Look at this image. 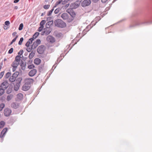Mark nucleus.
I'll return each instance as SVG.
<instances>
[{
	"instance_id": "nucleus-57",
	"label": "nucleus",
	"mask_w": 152,
	"mask_h": 152,
	"mask_svg": "<svg viewBox=\"0 0 152 152\" xmlns=\"http://www.w3.org/2000/svg\"><path fill=\"white\" fill-rule=\"evenodd\" d=\"M82 0H78V1H82Z\"/></svg>"
},
{
	"instance_id": "nucleus-12",
	"label": "nucleus",
	"mask_w": 152,
	"mask_h": 152,
	"mask_svg": "<svg viewBox=\"0 0 152 152\" xmlns=\"http://www.w3.org/2000/svg\"><path fill=\"white\" fill-rule=\"evenodd\" d=\"M37 70L35 69H33L31 70L28 73L29 76L32 77L34 76L37 73Z\"/></svg>"
},
{
	"instance_id": "nucleus-10",
	"label": "nucleus",
	"mask_w": 152,
	"mask_h": 152,
	"mask_svg": "<svg viewBox=\"0 0 152 152\" xmlns=\"http://www.w3.org/2000/svg\"><path fill=\"white\" fill-rule=\"evenodd\" d=\"M44 50V46L43 45L39 46L37 49L38 52L40 54H42Z\"/></svg>"
},
{
	"instance_id": "nucleus-39",
	"label": "nucleus",
	"mask_w": 152,
	"mask_h": 152,
	"mask_svg": "<svg viewBox=\"0 0 152 152\" xmlns=\"http://www.w3.org/2000/svg\"><path fill=\"white\" fill-rule=\"evenodd\" d=\"M12 36L14 37H16L17 36H18V35H17V33L16 32H13L12 34Z\"/></svg>"
},
{
	"instance_id": "nucleus-9",
	"label": "nucleus",
	"mask_w": 152,
	"mask_h": 152,
	"mask_svg": "<svg viewBox=\"0 0 152 152\" xmlns=\"http://www.w3.org/2000/svg\"><path fill=\"white\" fill-rule=\"evenodd\" d=\"M25 83L29 85L33 83L34 80L31 78H26L24 80Z\"/></svg>"
},
{
	"instance_id": "nucleus-25",
	"label": "nucleus",
	"mask_w": 152,
	"mask_h": 152,
	"mask_svg": "<svg viewBox=\"0 0 152 152\" xmlns=\"http://www.w3.org/2000/svg\"><path fill=\"white\" fill-rule=\"evenodd\" d=\"M13 97V96L12 95L10 94L7 97V100L9 101L11 100Z\"/></svg>"
},
{
	"instance_id": "nucleus-29",
	"label": "nucleus",
	"mask_w": 152,
	"mask_h": 152,
	"mask_svg": "<svg viewBox=\"0 0 152 152\" xmlns=\"http://www.w3.org/2000/svg\"><path fill=\"white\" fill-rule=\"evenodd\" d=\"M18 36H17L16 37H15V38L12 40L11 41L10 44L9 45V46L11 45H12L13 42H15L16 39L18 38Z\"/></svg>"
},
{
	"instance_id": "nucleus-23",
	"label": "nucleus",
	"mask_w": 152,
	"mask_h": 152,
	"mask_svg": "<svg viewBox=\"0 0 152 152\" xmlns=\"http://www.w3.org/2000/svg\"><path fill=\"white\" fill-rule=\"evenodd\" d=\"M34 55V53L32 51L29 55V58L30 59H31L33 58Z\"/></svg>"
},
{
	"instance_id": "nucleus-38",
	"label": "nucleus",
	"mask_w": 152,
	"mask_h": 152,
	"mask_svg": "<svg viewBox=\"0 0 152 152\" xmlns=\"http://www.w3.org/2000/svg\"><path fill=\"white\" fill-rule=\"evenodd\" d=\"M22 80V78L21 77L18 78L17 80V81L18 82V83H19V84H20V83Z\"/></svg>"
},
{
	"instance_id": "nucleus-43",
	"label": "nucleus",
	"mask_w": 152,
	"mask_h": 152,
	"mask_svg": "<svg viewBox=\"0 0 152 152\" xmlns=\"http://www.w3.org/2000/svg\"><path fill=\"white\" fill-rule=\"evenodd\" d=\"M43 28H44V26H40L39 27V28H38V31H41L42 30Z\"/></svg>"
},
{
	"instance_id": "nucleus-58",
	"label": "nucleus",
	"mask_w": 152,
	"mask_h": 152,
	"mask_svg": "<svg viewBox=\"0 0 152 152\" xmlns=\"http://www.w3.org/2000/svg\"><path fill=\"white\" fill-rule=\"evenodd\" d=\"M56 12H57V11H56V10H55V12H56Z\"/></svg>"
},
{
	"instance_id": "nucleus-15",
	"label": "nucleus",
	"mask_w": 152,
	"mask_h": 152,
	"mask_svg": "<svg viewBox=\"0 0 152 152\" xmlns=\"http://www.w3.org/2000/svg\"><path fill=\"white\" fill-rule=\"evenodd\" d=\"M78 6V5L77 4L74 3L70 5L71 9H75L77 8Z\"/></svg>"
},
{
	"instance_id": "nucleus-56",
	"label": "nucleus",
	"mask_w": 152,
	"mask_h": 152,
	"mask_svg": "<svg viewBox=\"0 0 152 152\" xmlns=\"http://www.w3.org/2000/svg\"><path fill=\"white\" fill-rule=\"evenodd\" d=\"M69 4H66V6H69Z\"/></svg>"
},
{
	"instance_id": "nucleus-60",
	"label": "nucleus",
	"mask_w": 152,
	"mask_h": 152,
	"mask_svg": "<svg viewBox=\"0 0 152 152\" xmlns=\"http://www.w3.org/2000/svg\"><path fill=\"white\" fill-rule=\"evenodd\" d=\"M4 61H6V59H4Z\"/></svg>"
},
{
	"instance_id": "nucleus-11",
	"label": "nucleus",
	"mask_w": 152,
	"mask_h": 152,
	"mask_svg": "<svg viewBox=\"0 0 152 152\" xmlns=\"http://www.w3.org/2000/svg\"><path fill=\"white\" fill-rule=\"evenodd\" d=\"M41 41L40 39H38L35 42H34L33 45V47L34 48H36L37 46L40 44Z\"/></svg>"
},
{
	"instance_id": "nucleus-33",
	"label": "nucleus",
	"mask_w": 152,
	"mask_h": 152,
	"mask_svg": "<svg viewBox=\"0 0 152 152\" xmlns=\"http://www.w3.org/2000/svg\"><path fill=\"white\" fill-rule=\"evenodd\" d=\"M35 66L33 64H31L28 66V67L30 69H32Z\"/></svg>"
},
{
	"instance_id": "nucleus-4",
	"label": "nucleus",
	"mask_w": 152,
	"mask_h": 152,
	"mask_svg": "<svg viewBox=\"0 0 152 152\" xmlns=\"http://www.w3.org/2000/svg\"><path fill=\"white\" fill-rule=\"evenodd\" d=\"M19 62L14 61L11 64V66L13 67L12 70L13 72H15L19 64Z\"/></svg>"
},
{
	"instance_id": "nucleus-35",
	"label": "nucleus",
	"mask_w": 152,
	"mask_h": 152,
	"mask_svg": "<svg viewBox=\"0 0 152 152\" xmlns=\"http://www.w3.org/2000/svg\"><path fill=\"white\" fill-rule=\"evenodd\" d=\"M23 37H21L20 38V39L19 41L18 42V44L19 45H21L22 44V42L23 41Z\"/></svg>"
},
{
	"instance_id": "nucleus-22",
	"label": "nucleus",
	"mask_w": 152,
	"mask_h": 152,
	"mask_svg": "<svg viewBox=\"0 0 152 152\" xmlns=\"http://www.w3.org/2000/svg\"><path fill=\"white\" fill-rule=\"evenodd\" d=\"M32 48L34 49V47H33V45L32 46L27 47L26 50L27 51L29 52L31 51Z\"/></svg>"
},
{
	"instance_id": "nucleus-27",
	"label": "nucleus",
	"mask_w": 152,
	"mask_h": 152,
	"mask_svg": "<svg viewBox=\"0 0 152 152\" xmlns=\"http://www.w3.org/2000/svg\"><path fill=\"white\" fill-rule=\"evenodd\" d=\"M19 75V72H16L12 75V76L16 78Z\"/></svg>"
},
{
	"instance_id": "nucleus-28",
	"label": "nucleus",
	"mask_w": 152,
	"mask_h": 152,
	"mask_svg": "<svg viewBox=\"0 0 152 152\" xmlns=\"http://www.w3.org/2000/svg\"><path fill=\"white\" fill-rule=\"evenodd\" d=\"M46 23V21L45 20H42L39 24L40 26H44L43 25L45 24Z\"/></svg>"
},
{
	"instance_id": "nucleus-21",
	"label": "nucleus",
	"mask_w": 152,
	"mask_h": 152,
	"mask_svg": "<svg viewBox=\"0 0 152 152\" xmlns=\"http://www.w3.org/2000/svg\"><path fill=\"white\" fill-rule=\"evenodd\" d=\"M16 79V78L12 75L10 77L9 80L11 82H13Z\"/></svg>"
},
{
	"instance_id": "nucleus-7",
	"label": "nucleus",
	"mask_w": 152,
	"mask_h": 152,
	"mask_svg": "<svg viewBox=\"0 0 152 152\" xmlns=\"http://www.w3.org/2000/svg\"><path fill=\"white\" fill-rule=\"evenodd\" d=\"M91 3L90 0H85L82 3L81 5L84 7L89 5Z\"/></svg>"
},
{
	"instance_id": "nucleus-48",
	"label": "nucleus",
	"mask_w": 152,
	"mask_h": 152,
	"mask_svg": "<svg viewBox=\"0 0 152 152\" xmlns=\"http://www.w3.org/2000/svg\"><path fill=\"white\" fill-rule=\"evenodd\" d=\"M5 24L6 25H9L10 24V22L9 21H6L5 22Z\"/></svg>"
},
{
	"instance_id": "nucleus-46",
	"label": "nucleus",
	"mask_w": 152,
	"mask_h": 152,
	"mask_svg": "<svg viewBox=\"0 0 152 152\" xmlns=\"http://www.w3.org/2000/svg\"><path fill=\"white\" fill-rule=\"evenodd\" d=\"M4 75V72H2L0 73V79L2 78Z\"/></svg>"
},
{
	"instance_id": "nucleus-51",
	"label": "nucleus",
	"mask_w": 152,
	"mask_h": 152,
	"mask_svg": "<svg viewBox=\"0 0 152 152\" xmlns=\"http://www.w3.org/2000/svg\"><path fill=\"white\" fill-rule=\"evenodd\" d=\"M108 0H102V1L103 3H105Z\"/></svg>"
},
{
	"instance_id": "nucleus-50",
	"label": "nucleus",
	"mask_w": 152,
	"mask_h": 152,
	"mask_svg": "<svg viewBox=\"0 0 152 152\" xmlns=\"http://www.w3.org/2000/svg\"><path fill=\"white\" fill-rule=\"evenodd\" d=\"M20 0H15L14 1V3H16L18 2Z\"/></svg>"
},
{
	"instance_id": "nucleus-31",
	"label": "nucleus",
	"mask_w": 152,
	"mask_h": 152,
	"mask_svg": "<svg viewBox=\"0 0 152 152\" xmlns=\"http://www.w3.org/2000/svg\"><path fill=\"white\" fill-rule=\"evenodd\" d=\"M5 125V123L4 121H2L0 122V128H3Z\"/></svg>"
},
{
	"instance_id": "nucleus-3",
	"label": "nucleus",
	"mask_w": 152,
	"mask_h": 152,
	"mask_svg": "<svg viewBox=\"0 0 152 152\" xmlns=\"http://www.w3.org/2000/svg\"><path fill=\"white\" fill-rule=\"evenodd\" d=\"M46 40L48 42L51 44L53 43L56 42L55 38L50 35L48 36L47 37Z\"/></svg>"
},
{
	"instance_id": "nucleus-47",
	"label": "nucleus",
	"mask_w": 152,
	"mask_h": 152,
	"mask_svg": "<svg viewBox=\"0 0 152 152\" xmlns=\"http://www.w3.org/2000/svg\"><path fill=\"white\" fill-rule=\"evenodd\" d=\"M11 75V73L9 72H7L6 75V76L7 78H8Z\"/></svg>"
},
{
	"instance_id": "nucleus-8",
	"label": "nucleus",
	"mask_w": 152,
	"mask_h": 152,
	"mask_svg": "<svg viewBox=\"0 0 152 152\" xmlns=\"http://www.w3.org/2000/svg\"><path fill=\"white\" fill-rule=\"evenodd\" d=\"M11 113V110L8 109H5L4 111V114L5 116H9Z\"/></svg>"
},
{
	"instance_id": "nucleus-30",
	"label": "nucleus",
	"mask_w": 152,
	"mask_h": 152,
	"mask_svg": "<svg viewBox=\"0 0 152 152\" xmlns=\"http://www.w3.org/2000/svg\"><path fill=\"white\" fill-rule=\"evenodd\" d=\"M4 93V89L0 88V96L2 95Z\"/></svg>"
},
{
	"instance_id": "nucleus-41",
	"label": "nucleus",
	"mask_w": 152,
	"mask_h": 152,
	"mask_svg": "<svg viewBox=\"0 0 152 152\" xmlns=\"http://www.w3.org/2000/svg\"><path fill=\"white\" fill-rule=\"evenodd\" d=\"M13 51V48H11L8 51V53L9 54H11L12 53Z\"/></svg>"
},
{
	"instance_id": "nucleus-13",
	"label": "nucleus",
	"mask_w": 152,
	"mask_h": 152,
	"mask_svg": "<svg viewBox=\"0 0 152 152\" xmlns=\"http://www.w3.org/2000/svg\"><path fill=\"white\" fill-rule=\"evenodd\" d=\"M7 130V129L6 128H5L3 129L1 132L0 135V137L1 138H2L4 137Z\"/></svg>"
},
{
	"instance_id": "nucleus-61",
	"label": "nucleus",
	"mask_w": 152,
	"mask_h": 152,
	"mask_svg": "<svg viewBox=\"0 0 152 152\" xmlns=\"http://www.w3.org/2000/svg\"><path fill=\"white\" fill-rule=\"evenodd\" d=\"M1 70V69H0V71Z\"/></svg>"
},
{
	"instance_id": "nucleus-45",
	"label": "nucleus",
	"mask_w": 152,
	"mask_h": 152,
	"mask_svg": "<svg viewBox=\"0 0 152 152\" xmlns=\"http://www.w3.org/2000/svg\"><path fill=\"white\" fill-rule=\"evenodd\" d=\"M49 7L50 5H45L44 6V8L45 9H47L49 8Z\"/></svg>"
},
{
	"instance_id": "nucleus-20",
	"label": "nucleus",
	"mask_w": 152,
	"mask_h": 152,
	"mask_svg": "<svg viewBox=\"0 0 152 152\" xmlns=\"http://www.w3.org/2000/svg\"><path fill=\"white\" fill-rule=\"evenodd\" d=\"M20 86L19 83H16L14 87V89L15 91H17L18 90Z\"/></svg>"
},
{
	"instance_id": "nucleus-44",
	"label": "nucleus",
	"mask_w": 152,
	"mask_h": 152,
	"mask_svg": "<svg viewBox=\"0 0 152 152\" xmlns=\"http://www.w3.org/2000/svg\"><path fill=\"white\" fill-rule=\"evenodd\" d=\"M34 40V39H33V38H31L29 39L28 42L29 43H30V44H31L33 41Z\"/></svg>"
},
{
	"instance_id": "nucleus-52",
	"label": "nucleus",
	"mask_w": 152,
	"mask_h": 152,
	"mask_svg": "<svg viewBox=\"0 0 152 152\" xmlns=\"http://www.w3.org/2000/svg\"><path fill=\"white\" fill-rule=\"evenodd\" d=\"M92 1L94 2H97L99 0H92Z\"/></svg>"
},
{
	"instance_id": "nucleus-42",
	"label": "nucleus",
	"mask_w": 152,
	"mask_h": 152,
	"mask_svg": "<svg viewBox=\"0 0 152 152\" xmlns=\"http://www.w3.org/2000/svg\"><path fill=\"white\" fill-rule=\"evenodd\" d=\"M20 66L22 69L24 70L25 69V65L23 63H22Z\"/></svg>"
},
{
	"instance_id": "nucleus-14",
	"label": "nucleus",
	"mask_w": 152,
	"mask_h": 152,
	"mask_svg": "<svg viewBox=\"0 0 152 152\" xmlns=\"http://www.w3.org/2000/svg\"><path fill=\"white\" fill-rule=\"evenodd\" d=\"M30 88L29 85L25 83V84L23 86L22 89L23 91H26L28 90Z\"/></svg>"
},
{
	"instance_id": "nucleus-36",
	"label": "nucleus",
	"mask_w": 152,
	"mask_h": 152,
	"mask_svg": "<svg viewBox=\"0 0 152 152\" xmlns=\"http://www.w3.org/2000/svg\"><path fill=\"white\" fill-rule=\"evenodd\" d=\"M23 27V23H21L19 26V27L18 28V29L19 30H21L22 29Z\"/></svg>"
},
{
	"instance_id": "nucleus-59",
	"label": "nucleus",
	"mask_w": 152,
	"mask_h": 152,
	"mask_svg": "<svg viewBox=\"0 0 152 152\" xmlns=\"http://www.w3.org/2000/svg\"><path fill=\"white\" fill-rule=\"evenodd\" d=\"M56 12H57V11H56V10H55V12H56Z\"/></svg>"
},
{
	"instance_id": "nucleus-2",
	"label": "nucleus",
	"mask_w": 152,
	"mask_h": 152,
	"mask_svg": "<svg viewBox=\"0 0 152 152\" xmlns=\"http://www.w3.org/2000/svg\"><path fill=\"white\" fill-rule=\"evenodd\" d=\"M61 17L64 19L66 20L69 22H71L73 20L72 18L69 17L67 13H63L61 15Z\"/></svg>"
},
{
	"instance_id": "nucleus-1",
	"label": "nucleus",
	"mask_w": 152,
	"mask_h": 152,
	"mask_svg": "<svg viewBox=\"0 0 152 152\" xmlns=\"http://www.w3.org/2000/svg\"><path fill=\"white\" fill-rule=\"evenodd\" d=\"M56 26L61 28L64 27L66 26V23L62 20L60 19H58L54 22Z\"/></svg>"
},
{
	"instance_id": "nucleus-54",
	"label": "nucleus",
	"mask_w": 152,
	"mask_h": 152,
	"mask_svg": "<svg viewBox=\"0 0 152 152\" xmlns=\"http://www.w3.org/2000/svg\"><path fill=\"white\" fill-rule=\"evenodd\" d=\"M53 10V9L51 10L49 12L50 13H51Z\"/></svg>"
},
{
	"instance_id": "nucleus-34",
	"label": "nucleus",
	"mask_w": 152,
	"mask_h": 152,
	"mask_svg": "<svg viewBox=\"0 0 152 152\" xmlns=\"http://www.w3.org/2000/svg\"><path fill=\"white\" fill-rule=\"evenodd\" d=\"M4 104L2 103L0 104V111H1L4 107Z\"/></svg>"
},
{
	"instance_id": "nucleus-40",
	"label": "nucleus",
	"mask_w": 152,
	"mask_h": 152,
	"mask_svg": "<svg viewBox=\"0 0 152 152\" xmlns=\"http://www.w3.org/2000/svg\"><path fill=\"white\" fill-rule=\"evenodd\" d=\"M23 53V50H20L18 52V56H21Z\"/></svg>"
},
{
	"instance_id": "nucleus-18",
	"label": "nucleus",
	"mask_w": 152,
	"mask_h": 152,
	"mask_svg": "<svg viewBox=\"0 0 152 152\" xmlns=\"http://www.w3.org/2000/svg\"><path fill=\"white\" fill-rule=\"evenodd\" d=\"M21 58V57L19 56H17L15 57V61L19 63Z\"/></svg>"
},
{
	"instance_id": "nucleus-26",
	"label": "nucleus",
	"mask_w": 152,
	"mask_h": 152,
	"mask_svg": "<svg viewBox=\"0 0 152 152\" xmlns=\"http://www.w3.org/2000/svg\"><path fill=\"white\" fill-rule=\"evenodd\" d=\"M67 0H61L58 2V4H60L62 3V4H64L66 3V1Z\"/></svg>"
},
{
	"instance_id": "nucleus-6",
	"label": "nucleus",
	"mask_w": 152,
	"mask_h": 152,
	"mask_svg": "<svg viewBox=\"0 0 152 152\" xmlns=\"http://www.w3.org/2000/svg\"><path fill=\"white\" fill-rule=\"evenodd\" d=\"M66 12L70 15L71 16L69 17L72 18L73 19V18L75 17V13L73 12V10L71 9H68L67 10Z\"/></svg>"
},
{
	"instance_id": "nucleus-53",
	"label": "nucleus",
	"mask_w": 152,
	"mask_h": 152,
	"mask_svg": "<svg viewBox=\"0 0 152 152\" xmlns=\"http://www.w3.org/2000/svg\"><path fill=\"white\" fill-rule=\"evenodd\" d=\"M18 9V7L17 6H15L14 7V9L17 10Z\"/></svg>"
},
{
	"instance_id": "nucleus-24",
	"label": "nucleus",
	"mask_w": 152,
	"mask_h": 152,
	"mask_svg": "<svg viewBox=\"0 0 152 152\" xmlns=\"http://www.w3.org/2000/svg\"><path fill=\"white\" fill-rule=\"evenodd\" d=\"M11 105L12 107L15 109L17 108L18 106V105L16 104L15 103H13Z\"/></svg>"
},
{
	"instance_id": "nucleus-19",
	"label": "nucleus",
	"mask_w": 152,
	"mask_h": 152,
	"mask_svg": "<svg viewBox=\"0 0 152 152\" xmlns=\"http://www.w3.org/2000/svg\"><path fill=\"white\" fill-rule=\"evenodd\" d=\"M17 98L20 99H23V96L22 94L21 93H19L17 95Z\"/></svg>"
},
{
	"instance_id": "nucleus-16",
	"label": "nucleus",
	"mask_w": 152,
	"mask_h": 152,
	"mask_svg": "<svg viewBox=\"0 0 152 152\" xmlns=\"http://www.w3.org/2000/svg\"><path fill=\"white\" fill-rule=\"evenodd\" d=\"M41 62V60L39 58H35L34 61V64L37 65H39L40 63Z\"/></svg>"
},
{
	"instance_id": "nucleus-32",
	"label": "nucleus",
	"mask_w": 152,
	"mask_h": 152,
	"mask_svg": "<svg viewBox=\"0 0 152 152\" xmlns=\"http://www.w3.org/2000/svg\"><path fill=\"white\" fill-rule=\"evenodd\" d=\"M39 33H38V32L35 33L33 35L32 38H33L34 39H35L39 35Z\"/></svg>"
},
{
	"instance_id": "nucleus-5",
	"label": "nucleus",
	"mask_w": 152,
	"mask_h": 152,
	"mask_svg": "<svg viewBox=\"0 0 152 152\" xmlns=\"http://www.w3.org/2000/svg\"><path fill=\"white\" fill-rule=\"evenodd\" d=\"M9 86V83L7 81L3 82L1 85H0V88L5 90Z\"/></svg>"
},
{
	"instance_id": "nucleus-49",
	"label": "nucleus",
	"mask_w": 152,
	"mask_h": 152,
	"mask_svg": "<svg viewBox=\"0 0 152 152\" xmlns=\"http://www.w3.org/2000/svg\"><path fill=\"white\" fill-rule=\"evenodd\" d=\"M30 43H29L28 41L26 44V46L27 47L30 46V45H31Z\"/></svg>"
},
{
	"instance_id": "nucleus-55",
	"label": "nucleus",
	"mask_w": 152,
	"mask_h": 152,
	"mask_svg": "<svg viewBox=\"0 0 152 152\" xmlns=\"http://www.w3.org/2000/svg\"><path fill=\"white\" fill-rule=\"evenodd\" d=\"M2 68V66H0V69H1Z\"/></svg>"
},
{
	"instance_id": "nucleus-17",
	"label": "nucleus",
	"mask_w": 152,
	"mask_h": 152,
	"mask_svg": "<svg viewBox=\"0 0 152 152\" xmlns=\"http://www.w3.org/2000/svg\"><path fill=\"white\" fill-rule=\"evenodd\" d=\"M51 31L52 29L51 28H47L46 29L44 33L48 35L51 32Z\"/></svg>"
},
{
	"instance_id": "nucleus-37",
	"label": "nucleus",
	"mask_w": 152,
	"mask_h": 152,
	"mask_svg": "<svg viewBox=\"0 0 152 152\" xmlns=\"http://www.w3.org/2000/svg\"><path fill=\"white\" fill-rule=\"evenodd\" d=\"M12 91V88H9L8 89L7 91V93L8 94H10L11 92Z\"/></svg>"
}]
</instances>
